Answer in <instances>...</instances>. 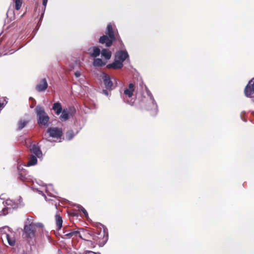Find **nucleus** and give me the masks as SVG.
<instances>
[{
	"instance_id": "1",
	"label": "nucleus",
	"mask_w": 254,
	"mask_h": 254,
	"mask_svg": "<svg viewBox=\"0 0 254 254\" xmlns=\"http://www.w3.org/2000/svg\"><path fill=\"white\" fill-rule=\"evenodd\" d=\"M37 123L40 127H47L49 125L50 118L46 113L43 107L38 105L36 107Z\"/></svg>"
},
{
	"instance_id": "2",
	"label": "nucleus",
	"mask_w": 254,
	"mask_h": 254,
	"mask_svg": "<svg viewBox=\"0 0 254 254\" xmlns=\"http://www.w3.org/2000/svg\"><path fill=\"white\" fill-rule=\"evenodd\" d=\"M92 239L96 242L99 246H104L108 241V234L105 228L102 231L97 230L92 234Z\"/></svg>"
},
{
	"instance_id": "3",
	"label": "nucleus",
	"mask_w": 254,
	"mask_h": 254,
	"mask_svg": "<svg viewBox=\"0 0 254 254\" xmlns=\"http://www.w3.org/2000/svg\"><path fill=\"white\" fill-rule=\"evenodd\" d=\"M40 223H37V225H25L23 228V235L25 238L28 241L29 239H32L35 236L36 227H40Z\"/></svg>"
},
{
	"instance_id": "4",
	"label": "nucleus",
	"mask_w": 254,
	"mask_h": 254,
	"mask_svg": "<svg viewBox=\"0 0 254 254\" xmlns=\"http://www.w3.org/2000/svg\"><path fill=\"white\" fill-rule=\"evenodd\" d=\"M106 34L109 36V38L112 39V43L113 42L117 41L120 44H122V41L121 38L117 32L114 31L113 28V26L111 23H109L108 24L107 27V31L106 32Z\"/></svg>"
},
{
	"instance_id": "5",
	"label": "nucleus",
	"mask_w": 254,
	"mask_h": 254,
	"mask_svg": "<svg viewBox=\"0 0 254 254\" xmlns=\"http://www.w3.org/2000/svg\"><path fill=\"white\" fill-rule=\"evenodd\" d=\"M47 133L49 134V136L57 139L61 138L63 135V129L57 127H49L47 130Z\"/></svg>"
},
{
	"instance_id": "6",
	"label": "nucleus",
	"mask_w": 254,
	"mask_h": 254,
	"mask_svg": "<svg viewBox=\"0 0 254 254\" xmlns=\"http://www.w3.org/2000/svg\"><path fill=\"white\" fill-rule=\"evenodd\" d=\"M244 94L247 97H252L254 94V78L251 79L244 89Z\"/></svg>"
},
{
	"instance_id": "7",
	"label": "nucleus",
	"mask_w": 254,
	"mask_h": 254,
	"mask_svg": "<svg viewBox=\"0 0 254 254\" xmlns=\"http://www.w3.org/2000/svg\"><path fill=\"white\" fill-rule=\"evenodd\" d=\"M102 79L103 80L105 86L107 89L111 90L114 89V86L113 85V83L111 80L110 76L108 74L104 73L102 76Z\"/></svg>"
},
{
	"instance_id": "8",
	"label": "nucleus",
	"mask_w": 254,
	"mask_h": 254,
	"mask_svg": "<svg viewBox=\"0 0 254 254\" xmlns=\"http://www.w3.org/2000/svg\"><path fill=\"white\" fill-rule=\"evenodd\" d=\"M128 57V53L125 51H120L116 52L115 54V59L118 61H121L123 63Z\"/></svg>"
},
{
	"instance_id": "9",
	"label": "nucleus",
	"mask_w": 254,
	"mask_h": 254,
	"mask_svg": "<svg viewBox=\"0 0 254 254\" xmlns=\"http://www.w3.org/2000/svg\"><path fill=\"white\" fill-rule=\"evenodd\" d=\"M48 86L46 79L43 78L36 85L35 88L37 91L41 92L45 91L48 88Z\"/></svg>"
},
{
	"instance_id": "10",
	"label": "nucleus",
	"mask_w": 254,
	"mask_h": 254,
	"mask_svg": "<svg viewBox=\"0 0 254 254\" xmlns=\"http://www.w3.org/2000/svg\"><path fill=\"white\" fill-rule=\"evenodd\" d=\"M88 54L92 57L96 58L100 55L101 50L98 47H90L88 49Z\"/></svg>"
},
{
	"instance_id": "11",
	"label": "nucleus",
	"mask_w": 254,
	"mask_h": 254,
	"mask_svg": "<svg viewBox=\"0 0 254 254\" xmlns=\"http://www.w3.org/2000/svg\"><path fill=\"white\" fill-rule=\"evenodd\" d=\"M123 65V64L122 63L121 61H118L115 59L113 63L107 64L106 67L108 69L113 68L114 69H118L122 68Z\"/></svg>"
},
{
	"instance_id": "12",
	"label": "nucleus",
	"mask_w": 254,
	"mask_h": 254,
	"mask_svg": "<svg viewBox=\"0 0 254 254\" xmlns=\"http://www.w3.org/2000/svg\"><path fill=\"white\" fill-rule=\"evenodd\" d=\"M99 42L101 44H105L106 46L109 47L112 45V39L109 38L107 35H103L99 39Z\"/></svg>"
},
{
	"instance_id": "13",
	"label": "nucleus",
	"mask_w": 254,
	"mask_h": 254,
	"mask_svg": "<svg viewBox=\"0 0 254 254\" xmlns=\"http://www.w3.org/2000/svg\"><path fill=\"white\" fill-rule=\"evenodd\" d=\"M81 232L79 234V237L85 241H89L90 237L92 238V234H90L86 230L81 228Z\"/></svg>"
},
{
	"instance_id": "14",
	"label": "nucleus",
	"mask_w": 254,
	"mask_h": 254,
	"mask_svg": "<svg viewBox=\"0 0 254 254\" xmlns=\"http://www.w3.org/2000/svg\"><path fill=\"white\" fill-rule=\"evenodd\" d=\"M30 151L38 158H40L42 157V152L38 145L33 144L30 148Z\"/></svg>"
},
{
	"instance_id": "15",
	"label": "nucleus",
	"mask_w": 254,
	"mask_h": 254,
	"mask_svg": "<svg viewBox=\"0 0 254 254\" xmlns=\"http://www.w3.org/2000/svg\"><path fill=\"white\" fill-rule=\"evenodd\" d=\"M134 86L133 83H129L128 85V88H126L124 90V94L127 95L128 97H131L134 90Z\"/></svg>"
},
{
	"instance_id": "16",
	"label": "nucleus",
	"mask_w": 254,
	"mask_h": 254,
	"mask_svg": "<svg viewBox=\"0 0 254 254\" xmlns=\"http://www.w3.org/2000/svg\"><path fill=\"white\" fill-rule=\"evenodd\" d=\"M145 108L146 110L149 111L152 110L153 109H156V106L154 104L153 101L151 100H147L145 102Z\"/></svg>"
},
{
	"instance_id": "17",
	"label": "nucleus",
	"mask_w": 254,
	"mask_h": 254,
	"mask_svg": "<svg viewBox=\"0 0 254 254\" xmlns=\"http://www.w3.org/2000/svg\"><path fill=\"white\" fill-rule=\"evenodd\" d=\"M55 220L56 225L58 227V229L60 230L61 229L63 226V219L62 217L59 214H57L55 215Z\"/></svg>"
},
{
	"instance_id": "18",
	"label": "nucleus",
	"mask_w": 254,
	"mask_h": 254,
	"mask_svg": "<svg viewBox=\"0 0 254 254\" xmlns=\"http://www.w3.org/2000/svg\"><path fill=\"white\" fill-rule=\"evenodd\" d=\"M53 110L55 111L57 115H59L62 112V107L61 103L59 102L54 103L53 106Z\"/></svg>"
},
{
	"instance_id": "19",
	"label": "nucleus",
	"mask_w": 254,
	"mask_h": 254,
	"mask_svg": "<svg viewBox=\"0 0 254 254\" xmlns=\"http://www.w3.org/2000/svg\"><path fill=\"white\" fill-rule=\"evenodd\" d=\"M106 63L103 62L101 59H95L93 62V65L95 67H100L105 65Z\"/></svg>"
},
{
	"instance_id": "20",
	"label": "nucleus",
	"mask_w": 254,
	"mask_h": 254,
	"mask_svg": "<svg viewBox=\"0 0 254 254\" xmlns=\"http://www.w3.org/2000/svg\"><path fill=\"white\" fill-rule=\"evenodd\" d=\"M101 53L102 54V56L107 60H109L111 57V52L108 49H103L102 51L101 52Z\"/></svg>"
},
{
	"instance_id": "21",
	"label": "nucleus",
	"mask_w": 254,
	"mask_h": 254,
	"mask_svg": "<svg viewBox=\"0 0 254 254\" xmlns=\"http://www.w3.org/2000/svg\"><path fill=\"white\" fill-rule=\"evenodd\" d=\"M62 114L60 116V119L62 121H65L69 118V113L67 110L64 109L62 112Z\"/></svg>"
},
{
	"instance_id": "22",
	"label": "nucleus",
	"mask_w": 254,
	"mask_h": 254,
	"mask_svg": "<svg viewBox=\"0 0 254 254\" xmlns=\"http://www.w3.org/2000/svg\"><path fill=\"white\" fill-rule=\"evenodd\" d=\"M4 238L6 239L7 241V242L8 244L11 246H13L15 245V240L13 237H11L9 234H6L5 236H4Z\"/></svg>"
},
{
	"instance_id": "23",
	"label": "nucleus",
	"mask_w": 254,
	"mask_h": 254,
	"mask_svg": "<svg viewBox=\"0 0 254 254\" xmlns=\"http://www.w3.org/2000/svg\"><path fill=\"white\" fill-rule=\"evenodd\" d=\"M28 121L25 120H20L18 123V129L19 130L22 129L28 124Z\"/></svg>"
},
{
	"instance_id": "24",
	"label": "nucleus",
	"mask_w": 254,
	"mask_h": 254,
	"mask_svg": "<svg viewBox=\"0 0 254 254\" xmlns=\"http://www.w3.org/2000/svg\"><path fill=\"white\" fill-rule=\"evenodd\" d=\"M10 228H9L7 226H5L2 228H0V234L1 236L3 235V237H4V236H5L6 234H8V232H10Z\"/></svg>"
},
{
	"instance_id": "25",
	"label": "nucleus",
	"mask_w": 254,
	"mask_h": 254,
	"mask_svg": "<svg viewBox=\"0 0 254 254\" xmlns=\"http://www.w3.org/2000/svg\"><path fill=\"white\" fill-rule=\"evenodd\" d=\"M37 159L35 156L31 155L28 162L27 163V165L28 166L34 165L37 163Z\"/></svg>"
},
{
	"instance_id": "26",
	"label": "nucleus",
	"mask_w": 254,
	"mask_h": 254,
	"mask_svg": "<svg viewBox=\"0 0 254 254\" xmlns=\"http://www.w3.org/2000/svg\"><path fill=\"white\" fill-rule=\"evenodd\" d=\"M34 218L33 216H28L25 222V225H37V224L34 223Z\"/></svg>"
},
{
	"instance_id": "27",
	"label": "nucleus",
	"mask_w": 254,
	"mask_h": 254,
	"mask_svg": "<svg viewBox=\"0 0 254 254\" xmlns=\"http://www.w3.org/2000/svg\"><path fill=\"white\" fill-rule=\"evenodd\" d=\"M15 3V8L17 10H18L20 9L22 4V0H14Z\"/></svg>"
},
{
	"instance_id": "28",
	"label": "nucleus",
	"mask_w": 254,
	"mask_h": 254,
	"mask_svg": "<svg viewBox=\"0 0 254 254\" xmlns=\"http://www.w3.org/2000/svg\"><path fill=\"white\" fill-rule=\"evenodd\" d=\"M74 136L73 131L71 130H68L66 132V137L68 140H70Z\"/></svg>"
},
{
	"instance_id": "29",
	"label": "nucleus",
	"mask_w": 254,
	"mask_h": 254,
	"mask_svg": "<svg viewBox=\"0 0 254 254\" xmlns=\"http://www.w3.org/2000/svg\"><path fill=\"white\" fill-rule=\"evenodd\" d=\"M18 178L22 181H25V180L27 179L25 176V175H23L22 173H20L19 174Z\"/></svg>"
},
{
	"instance_id": "30",
	"label": "nucleus",
	"mask_w": 254,
	"mask_h": 254,
	"mask_svg": "<svg viewBox=\"0 0 254 254\" xmlns=\"http://www.w3.org/2000/svg\"><path fill=\"white\" fill-rule=\"evenodd\" d=\"M80 231H71L72 236H78L79 235V234H80Z\"/></svg>"
},
{
	"instance_id": "31",
	"label": "nucleus",
	"mask_w": 254,
	"mask_h": 254,
	"mask_svg": "<svg viewBox=\"0 0 254 254\" xmlns=\"http://www.w3.org/2000/svg\"><path fill=\"white\" fill-rule=\"evenodd\" d=\"M64 233V236H66V237H68V238H70L72 237L71 232H70L69 233H66V232L65 231Z\"/></svg>"
},
{
	"instance_id": "32",
	"label": "nucleus",
	"mask_w": 254,
	"mask_h": 254,
	"mask_svg": "<svg viewBox=\"0 0 254 254\" xmlns=\"http://www.w3.org/2000/svg\"><path fill=\"white\" fill-rule=\"evenodd\" d=\"M81 211L84 213V215L85 216H87L88 215V213L87 211L83 207H82L81 209Z\"/></svg>"
},
{
	"instance_id": "33",
	"label": "nucleus",
	"mask_w": 254,
	"mask_h": 254,
	"mask_svg": "<svg viewBox=\"0 0 254 254\" xmlns=\"http://www.w3.org/2000/svg\"><path fill=\"white\" fill-rule=\"evenodd\" d=\"M81 75V73L79 71H76L75 73H74V75L76 77H79Z\"/></svg>"
},
{
	"instance_id": "34",
	"label": "nucleus",
	"mask_w": 254,
	"mask_h": 254,
	"mask_svg": "<svg viewBox=\"0 0 254 254\" xmlns=\"http://www.w3.org/2000/svg\"><path fill=\"white\" fill-rule=\"evenodd\" d=\"M102 92L104 94H105L106 96H108L109 92L107 90L104 89V90H103Z\"/></svg>"
},
{
	"instance_id": "35",
	"label": "nucleus",
	"mask_w": 254,
	"mask_h": 254,
	"mask_svg": "<svg viewBox=\"0 0 254 254\" xmlns=\"http://www.w3.org/2000/svg\"><path fill=\"white\" fill-rule=\"evenodd\" d=\"M47 2L48 0H43V4L45 7H46Z\"/></svg>"
},
{
	"instance_id": "36",
	"label": "nucleus",
	"mask_w": 254,
	"mask_h": 254,
	"mask_svg": "<svg viewBox=\"0 0 254 254\" xmlns=\"http://www.w3.org/2000/svg\"><path fill=\"white\" fill-rule=\"evenodd\" d=\"M88 253H89L92 254H100V253L96 254V253H94V252H91V251H89V252H88Z\"/></svg>"
},
{
	"instance_id": "37",
	"label": "nucleus",
	"mask_w": 254,
	"mask_h": 254,
	"mask_svg": "<svg viewBox=\"0 0 254 254\" xmlns=\"http://www.w3.org/2000/svg\"><path fill=\"white\" fill-rule=\"evenodd\" d=\"M21 254H27V252H25V251H23V252H22V253Z\"/></svg>"
},
{
	"instance_id": "38",
	"label": "nucleus",
	"mask_w": 254,
	"mask_h": 254,
	"mask_svg": "<svg viewBox=\"0 0 254 254\" xmlns=\"http://www.w3.org/2000/svg\"><path fill=\"white\" fill-rule=\"evenodd\" d=\"M72 215H73V216H76L77 215H76V213H72Z\"/></svg>"
},
{
	"instance_id": "39",
	"label": "nucleus",
	"mask_w": 254,
	"mask_h": 254,
	"mask_svg": "<svg viewBox=\"0 0 254 254\" xmlns=\"http://www.w3.org/2000/svg\"><path fill=\"white\" fill-rule=\"evenodd\" d=\"M129 104L131 105H133V103H130Z\"/></svg>"
}]
</instances>
